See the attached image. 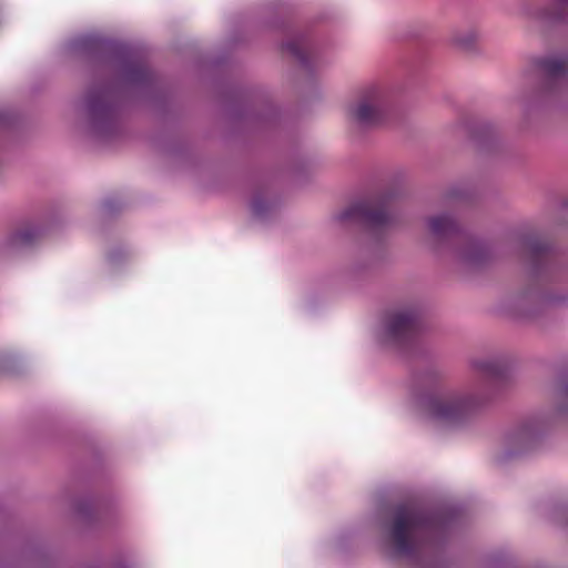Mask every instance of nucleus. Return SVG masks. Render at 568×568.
I'll use <instances>...</instances> for the list:
<instances>
[{
    "mask_svg": "<svg viewBox=\"0 0 568 568\" xmlns=\"http://www.w3.org/2000/svg\"><path fill=\"white\" fill-rule=\"evenodd\" d=\"M435 518L415 506H399L389 529L394 550L400 556H412L419 550V532L429 534L435 527Z\"/></svg>",
    "mask_w": 568,
    "mask_h": 568,
    "instance_id": "nucleus-1",
    "label": "nucleus"
},
{
    "mask_svg": "<svg viewBox=\"0 0 568 568\" xmlns=\"http://www.w3.org/2000/svg\"><path fill=\"white\" fill-rule=\"evenodd\" d=\"M420 405L434 419L460 424L470 417L484 402L483 396L454 394L433 386L420 396Z\"/></svg>",
    "mask_w": 568,
    "mask_h": 568,
    "instance_id": "nucleus-2",
    "label": "nucleus"
},
{
    "mask_svg": "<svg viewBox=\"0 0 568 568\" xmlns=\"http://www.w3.org/2000/svg\"><path fill=\"white\" fill-rule=\"evenodd\" d=\"M338 220L357 221L376 231L387 230L395 223L392 200L379 196L354 203L338 215Z\"/></svg>",
    "mask_w": 568,
    "mask_h": 568,
    "instance_id": "nucleus-3",
    "label": "nucleus"
},
{
    "mask_svg": "<svg viewBox=\"0 0 568 568\" xmlns=\"http://www.w3.org/2000/svg\"><path fill=\"white\" fill-rule=\"evenodd\" d=\"M387 104L383 92L378 88L367 89L351 106L352 119L363 126H374L384 122Z\"/></svg>",
    "mask_w": 568,
    "mask_h": 568,
    "instance_id": "nucleus-4",
    "label": "nucleus"
},
{
    "mask_svg": "<svg viewBox=\"0 0 568 568\" xmlns=\"http://www.w3.org/2000/svg\"><path fill=\"white\" fill-rule=\"evenodd\" d=\"M418 332L419 322L414 311L393 312L387 315L386 335L392 343L404 345L413 341Z\"/></svg>",
    "mask_w": 568,
    "mask_h": 568,
    "instance_id": "nucleus-5",
    "label": "nucleus"
},
{
    "mask_svg": "<svg viewBox=\"0 0 568 568\" xmlns=\"http://www.w3.org/2000/svg\"><path fill=\"white\" fill-rule=\"evenodd\" d=\"M538 67L546 78L549 90L568 84V57L540 59Z\"/></svg>",
    "mask_w": 568,
    "mask_h": 568,
    "instance_id": "nucleus-6",
    "label": "nucleus"
},
{
    "mask_svg": "<svg viewBox=\"0 0 568 568\" xmlns=\"http://www.w3.org/2000/svg\"><path fill=\"white\" fill-rule=\"evenodd\" d=\"M538 18L550 24L568 21V0H550L538 14Z\"/></svg>",
    "mask_w": 568,
    "mask_h": 568,
    "instance_id": "nucleus-7",
    "label": "nucleus"
},
{
    "mask_svg": "<svg viewBox=\"0 0 568 568\" xmlns=\"http://www.w3.org/2000/svg\"><path fill=\"white\" fill-rule=\"evenodd\" d=\"M88 109L92 114L108 115L111 112V92L103 88L89 93Z\"/></svg>",
    "mask_w": 568,
    "mask_h": 568,
    "instance_id": "nucleus-8",
    "label": "nucleus"
},
{
    "mask_svg": "<svg viewBox=\"0 0 568 568\" xmlns=\"http://www.w3.org/2000/svg\"><path fill=\"white\" fill-rule=\"evenodd\" d=\"M526 248L531 263L536 267L546 264L552 256L551 247L547 243L537 239L527 241Z\"/></svg>",
    "mask_w": 568,
    "mask_h": 568,
    "instance_id": "nucleus-9",
    "label": "nucleus"
},
{
    "mask_svg": "<svg viewBox=\"0 0 568 568\" xmlns=\"http://www.w3.org/2000/svg\"><path fill=\"white\" fill-rule=\"evenodd\" d=\"M430 232L437 237H448L458 232L457 223L448 215H439L429 220Z\"/></svg>",
    "mask_w": 568,
    "mask_h": 568,
    "instance_id": "nucleus-10",
    "label": "nucleus"
},
{
    "mask_svg": "<svg viewBox=\"0 0 568 568\" xmlns=\"http://www.w3.org/2000/svg\"><path fill=\"white\" fill-rule=\"evenodd\" d=\"M283 50L291 54L294 59L302 64H306L310 57V49L305 40L302 38H294L283 44Z\"/></svg>",
    "mask_w": 568,
    "mask_h": 568,
    "instance_id": "nucleus-11",
    "label": "nucleus"
},
{
    "mask_svg": "<svg viewBox=\"0 0 568 568\" xmlns=\"http://www.w3.org/2000/svg\"><path fill=\"white\" fill-rule=\"evenodd\" d=\"M475 368L489 381H497L504 376V366L496 361H478Z\"/></svg>",
    "mask_w": 568,
    "mask_h": 568,
    "instance_id": "nucleus-12",
    "label": "nucleus"
},
{
    "mask_svg": "<svg viewBox=\"0 0 568 568\" xmlns=\"http://www.w3.org/2000/svg\"><path fill=\"white\" fill-rule=\"evenodd\" d=\"M128 73H129V78L132 81L138 82V81H142L146 78L148 70H146L145 65L142 63H133L130 65Z\"/></svg>",
    "mask_w": 568,
    "mask_h": 568,
    "instance_id": "nucleus-13",
    "label": "nucleus"
},
{
    "mask_svg": "<svg viewBox=\"0 0 568 568\" xmlns=\"http://www.w3.org/2000/svg\"><path fill=\"white\" fill-rule=\"evenodd\" d=\"M34 236H36V231L31 230V229H27V230L20 231L16 234L14 242L28 244V243L32 242Z\"/></svg>",
    "mask_w": 568,
    "mask_h": 568,
    "instance_id": "nucleus-14",
    "label": "nucleus"
},
{
    "mask_svg": "<svg viewBox=\"0 0 568 568\" xmlns=\"http://www.w3.org/2000/svg\"><path fill=\"white\" fill-rule=\"evenodd\" d=\"M534 438V432L530 427H524L519 430V433L516 436V439L524 445H528Z\"/></svg>",
    "mask_w": 568,
    "mask_h": 568,
    "instance_id": "nucleus-15",
    "label": "nucleus"
}]
</instances>
